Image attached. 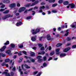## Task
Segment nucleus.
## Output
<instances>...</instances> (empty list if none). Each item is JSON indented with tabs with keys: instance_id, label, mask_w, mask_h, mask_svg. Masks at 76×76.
<instances>
[{
	"instance_id": "obj_1",
	"label": "nucleus",
	"mask_w": 76,
	"mask_h": 76,
	"mask_svg": "<svg viewBox=\"0 0 76 76\" xmlns=\"http://www.w3.org/2000/svg\"><path fill=\"white\" fill-rule=\"evenodd\" d=\"M35 31V29H33L31 30V32H32V34H37L38 32H39V31H40V30L39 29H37L35 30V31Z\"/></svg>"
},
{
	"instance_id": "obj_2",
	"label": "nucleus",
	"mask_w": 76,
	"mask_h": 76,
	"mask_svg": "<svg viewBox=\"0 0 76 76\" xmlns=\"http://www.w3.org/2000/svg\"><path fill=\"white\" fill-rule=\"evenodd\" d=\"M25 10H26V8L24 7H23L19 9L18 12H22L24 11Z\"/></svg>"
},
{
	"instance_id": "obj_3",
	"label": "nucleus",
	"mask_w": 76,
	"mask_h": 76,
	"mask_svg": "<svg viewBox=\"0 0 76 76\" xmlns=\"http://www.w3.org/2000/svg\"><path fill=\"white\" fill-rule=\"evenodd\" d=\"M45 8V7L44 6L40 7L39 8L40 10H39V13H42V9H44Z\"/></svg>"
},
{
	"instance_id": "obj_4",
	"label": "nucleus",
	"mask_w": 76,
	"mask_h": 76,
	"mask_svg": "<svg viewBox=\"0 0 76 76\" xmlns=\"http://www.w3.org/2000/svg\"><path fill=\"white\" fill-rule=\"evenodd\" d=\"M11 16H11L10 15H5L4 17L2 18L3 19H6L7 18H10V17H11Z\"/></svg>"
},
{
	"instance_id": "obj_5",
	"label": "nucleus",
	"mask_w": 76,
	"mask_h": 76,
	"mask_svg": "<svg viewBox=\"0 0 76 76\" xmlns=\"http://www.w3.org/2000/svg\"><path fill=\"white\" fill-rule=\"evenodd\" d=\"M47 39L48 40H50V41H52L53 40V39L51 38V37H50V35L48 34L47 36Z\"/></svg>"
},
{
	"instance_id": "obj_6",
	"label": "nucleus",
	"mask_w": 76,
	"mask_h": 76,
	"mask_svg": "<svg viewBox=\"0 0 76 76\" xmlns=\"http://www.w3.org/2000/svg\"><path fill=\"white\" fill-rule=\"evenodd\" d=\"M6 75V76H10V73H8L7 72H4L2 73V75Z\"/></svg>"
},
{
	"instance_id": "obj_7",
	"label": "nucleus",
	"mask_w": 76,
	"mask_h": 76,
	"mask_svg": "<svg viewBox=\"0 0 76 76\" xmlns=\"http://www.w3.org/2000/svg\"><path fill=\"white\" fill-rule=\"evenodd\" d=\"M38 2H39V1H36L34 3H33L31 5V6H34V5H36V4H38Z\"/></svg>"
},
{
	"instance_id": "obj_8",
	"label": "nucleus",
	"mask_w": 76,
	"mask_h": 76,
	"mask_svg": "<svg viewBox=\"0 0 76 76\" xmlns=\"http://www.w3.org/2000/svg\"><path fill=\"white\" fill-rule=\"evenodd\" d=\"M16 6V4L15 3H13L11 4L10 5L9 7H11L12 8V7H15Z\"/></svg>"
},
{
	"instance_id": "obj_9",
	"label": "nucleus",
	"mask_w": 76,
	"mask_h": 76,
	"mask_svg": "<svg viewBox=\"0 0 76 76\" xmlns=\"http://www.w3.org/2000/svg\"><path fill=\"white\" fill-rule=\"evenodd\" d=\"M6 48V46H4L1 49H0V51H4Z\"/></svg>"
},
{
	"instance_id": "obj_10",
	"label": "nucleus",
	"mask_w": 76,
	"mask_h": 76,
	"mask_svg": "<svg viewBox=\"0 0 76 76\" xmlns=\"http://www.w3.org/2000/svg\"><path fill=\"white\" fill-rule=\"evenodd\" d=\"M70 50V48H66L64 49V52H67L69 50Z\"/></svg>"
},
{
	"instance_id": "obj_11",
	"label": "nucleus",
	"mask_w": 76,
	"mask_h": 76,
	"mask_svg": "<svg viewBox=\"0 0 76 76\" xmlns=\"http://www.w3.org/2000/svg\"><path fill=\"white\" fill-rule=\"evenodd\" d=\"M36 36L33 37L31 39L32 41H35L36 40Z\"/></svg>"
},
{
	"instance_id": "obj_12",
	"label": "nucleus",
	"mask_w": 76,
	"mask_h": 76,
	"mask_svg": "<svg viewBox=\"0 0 76 76\" xmlns=\"http://www.w3.org/2000/svg\"><path fill=\"white\" fill-rule=\"evenodd\" d=\"M60 48H58V49H56V54L57 55H58V54H59V53H58V51H60Z\"/></svg>"
},
{
	"instance_id": "obj_13",
	"label": "nucleus",
	"mask_w": 76,
	"mask_h": 76,
	"mask_svg": "<svg viewBox=\"0 0 76 76\" xmlns=\"http://www.w3.org/2000/svg\"><path fill=\"white\" fill-rule=\"evenodd\" d=\"M5 56H6V55L5 54H3L2 53H0V58L1 57H5Z\"/></svg>"
},
{
	"instance_id": "obj_14",
	"label": "nucleus",
	"mask_w": 76,
	"mask_h": 76,
	"mask_svg": "<svg viewBox=\"0 0 76 76\" xmlns=\"http://www.w3.org/2000/svg\"><path fill=\"white\" fill-rule=\"evenodd\" d=\"M3 2L4 3L8 4L10 3V2L9 0H6L4 1Z\"/></svg>"
},
{
	"instance_id": "obj_15",
	"label": "nucleus",
	"mask_w": 76,
	"mask_h": 76,
	"mask_svg": "<svg viewBox=\"0 0 76 76\" xmlns=\"http://www.w3.org/2000/svg\"><path fill=\"white\" fill-rule=\"evenodd\" d=\"M69 6H70L71 8H74L75 7V5L73 3L69 4Z\"/></svg>"
},
{
	"instance_id": "obj_16",
	"label": "nucleus",
	"mask_w": 76,
	"mask_h": 76,
	"mask_svg": "<svg viewBox=\"0 0 76 76\" xmlns=\"http://www.w3.org/2000/svg\"><path fill=\"white\" fill-rule=\"evenodd\" d=\"M69 30H66V34H65L64 35V36L65 37H66V36H67L68 35V34H69Z\"/></svg>"
},
{
	"instance_id": "obj_17",
	"label": "nucleus",
	"mask_w": 76,
	"mask_h": 76,
	"mask_svg": "<svg viewBox=\"0 0 76 76\" xmlns=\"http://www.w3.org/2000/svg\"><path fill=\"white\" fill-rule=\"evenodd\" d=\"M22 23L21 22H20L19 23H16V25L17 26H19V25H22Z\"/></svg>"
},
{
	"instance_id": "obj_18",
	"label": "nucleus",
	"mask_w": 76,
	"mask_h": 76,
	"mask_svg": "<svg viewBox=\"0 0 76 76\" xmlns=\"http://www.w3.org/2000/svg\"><path fill=\"white\" fill-rule=\"evenodd\" d=\"M31 56H32V57H34L35 56V53L34 52H31L30 53Z\"/></svg>"
},
{
	"instance_id": "obj_19",
	"label": "nucleus",
	"mask_w": 76,
	"mask_h": 76,
	"mask_svg": "<svg viewBox=\"0 0 76 76\" xmlns=\"http://www.w3.org/2000/svg\"><path fill=\"white\" fill-rule=\"evenodd\" d=\"M69 3L68 1H65L64 2L63 4L64 5H67Z\"/></svg>"
},
{
	"instance_id": "obj_20",
	"label": "nucleus",
	"mask_w": 76,
	"mask_h": 76,
	"mask_svg": "<svg viewBox=\"0 0 76 76\" xmlns=\"http://www.w3.org/2000/svg\"><path fill=\"white\" fill-rule=\"evenodd\" d=\"M64 2V0H60L58 1V3L59 4H61V3H63Z\"/></svg>"
},
{
	"instance_id": "obj_21",
	"label": "nucleus",
	"mask_w": 76,
	"mask_h": 76,
	"mask_svg": "<svg viewBox=\"0 0 76 76\" xmlns=\"http://www.w3.org/2000/svg\"><path fill=\"white\" fill-rule=\"evenodd\" d=\"M66 56V54L63 53L60 54V56L61 57H63L64 56Z\"/></svg>"
},
{
	"instance_id": "obj_22",
	"label": "nucleus",
	"mask_w": 76,
	"mask_h": 76,
	"mask_svg": "<svg viewBox=\"0 0 76 76\" xmlns=\"http://www.w3.org/2000/svg\"><path fill=\"white\" fill-rule=\"evenodd\" d=\"M5 62H6V63H8V62H9L10 61V59L8 58H7L5 60Z\"/></svg>"
},
{
	"instance_id": "obj_23",
	"label": "nucleus",
	"mask_w": 76,
	"mask_h": 76,
	"mask_svg": "<svg viewBox=\"0 0 76 76\" xmlns=\"http://www.w3.org/2000/svg\"><path fill=\"white\" fill-rule=\"evenodd\" d=\"M9 10H7L5 11L3 13H4V14H7V13H9Z\"/></svg>"
},
{
	"instance_id": "obj_24",
	"label": "nucleus",
	"mask_w": 76,
	"mask_h": 76,
	"mask_svg": "<svg viewBox=\"0 0 76 76\" xmlns=\"http://www.w3.org/2000/svg\"><path fill=\"white\" fill-rule=\"evenodd\" d=\"M49 49V50H51V46H49V48H47L46 50H45L46 52H47V49Z\"/></svg>"
},
{
	"instance_id": "obj_25",
	"label": "nucleus",
	"mask_w": 76,
	"mask_h": 76,
	"mask_svg": "<svg viewBox=\"0 0 76 76\" xmlns=\"http://www.w3.org/2000/svg\"><path fill=\"white\" fill-rule=\"evenodd\" d=\"M42 61H43V60L42 59H39L38 60V61L39 62V63H41Z\"/></svg>"
},
{
	"instance_id": "obj_26",
	"label": "nucleus",
	"mask_w": 76,
	"mask_h": 76,
	"mask_svg": "<svg viewBox=\"0 0 76 76\" xmlns=\"http://www.w3.org/2000/svg\"><path fill=\"white\" fill-rule=\"evenodd\" d=\"M25 67L26 69H30L31 68L30 66H28V65L26 64L25 65Z\"/></svg>"
},
{
	"instance_id": "obj_27",
	"label": "nucleus",
	"mask_w": 76,
	"mask_h": 76,
	"mask_svg": "<svg viewBox=\"0 0 76 76\" xmlns=\"http://www.w3.org/2000/svg\"><path fill=\"white\" fill-rule=\"evenodd\" d=\"M61 45H62V44L61 43H58L56 45V47H60L61 46Z\"/></svg>"
},
{
	"instance_id": "obj_28",
	"label": "nucleus",
	"mask_w": 76,
	"mask_h": 76,
	"mask_svg": "<svg viewBox=\"0 0 76 76\" xmlns=\"http://www.w3.org/2000/svg\"><path fill=\"white\" fill-rule=\"evenodd\" d=\"M71 26L72 28H76V25H75L73 24H72L71 25Z\"/></svg>"
},
{
	"instance_id": "obj_29",
	"label": "nucleus",
	"mask_w": 76,
	"mask_h": 76,
	"mask_svg": "<svg viewBox=\"0 0 76 76\" xmlns=\"http://www.w3.org/2000/svg\"><path fill=\"white\" fill-rule=\"evenodd\" d=\"M6 53L7 54H10V53H11V51L8 50L6 51Z\"/></svg>"
},
{
	"instance_id": "obj_30",
	"label": "nucleus",
	"mask_w": 76,
	"mask_h": 76,
	"mask_svg": "<svg viewBox=\"0 0 76 76\" xmlns=\"http://www.w3.org/2000/svg\"><path fill=\"white\" fill-rule=\"evenodd\" d=\"M54 51H53L50 53V56H53L54 55Z\"/></svg>"
},
{
	"instance_id": "obj_31",
	"label": "nucleus",
	"mask_w": 76,
	"mask_h": 76,
	"mask_svg": "<svg viewBox=\"0 0 76 76\" xmlns=\"http://www.w3.org/2000/svg\"><path fill=\"white\" fill-rule=\"evenodd\" d=\"M56 0H49V3H52V2H54Z\"/></svg>"
},
{
	"instance_id": "obj_32",
	"label": "nucleus",
	"mask_w": 76,
	"mask_h": 76,
	"mask_svg": "<svg viewBox=\"0 0 76 76\" xmlns=\"http://www.w3.org/2000/svg\"><path fill=\"white\" fill-rule=\"evenodd\" d=\"M10 46L12 48H13L15 47V45L14 44H11Z\"/></svg>"
},
{
	"instance_id": "obj_33",
	"label": "nucleus",
	"mask_w": 76,
	"mask_h": 76,
	"mask_svg": "<svg viewBox=\"0 0 76 76\" xmlns=\"http://www.w3.org/2000/svg\"><path fill=\"white\" fill-rule=\"evenodd\" d=\"M4 45H9V41H7V42L4 44Z\"/></svg>"
},
{
	"instance_id": "obj_34",
	"label": "nucleus",
	"mask_w": 76,
	"mask_h": 76,
	"mask_svg": "<svg viewBox=\"0 0 76 76\" xmlns=\"http://www.w3.org/2000/svg\"><path fill=\"white\" fill-rule=\"evenodd\" d=\"M31 6V4H28L25 5L26 7H29Z\"/></svg>"
},
{
	"instance_id": "obj_35",
	"label": "nucleus",
	"mask_w": 76,
	"mask_h": 76,
	"mask_svg": "<svg viewBox=\"0 0 76 76\" xmlns=\"http://www.w3.org/2000/svg\"><path fill=\"white\" fill-rule=\"evenodd\" d=\"M43 61H46L47 60V57L46 56H44L43 58Z\"/></svg>"
},
{
	"instance_id": "obj_36",
	"label": "nucleus",
	"mask_w": 76,
	"mask_h": 76,
	"mask_svg": "<svg viewBox=\"0 0 76 76\" xmlns=\"http://www.w3.org/2000/svg\"><path fill=\"white\" fill-rule=\"evenodd\" d=\"M36 0H26L27 1H32V2H34V1H35Z\"/></svg>"
},
{
	"instance_id": "obj_37",
	"label": "nucleus",
	"mask_w": 76,
	"mask_h": 76,
	"mask_svg": "<svg viewBox=\"0 0 76 76\" xmlns=\"http://www.w3.org/2000/svg\"><path fill=\"white\" fill-rule=\"evenodd\" d=\"M38 9V7H35L33 9L34 10H36V9Z\"/></svg>"
},
{
	"instance_id": "obj_38",
	"label": "nucleus",
	"mask_w": 76,
	"mask_h": 76,
	"mask_svg": "<svg viewBox=\"0 0 76 76\" xmlns=\"http://www.w3.org/2000/svg\"><path fill=\"white\" fill-rule=\"evenodd\" d=\"M57 4H53L52 5V6L53 7H54L56 6H57Z\"/></svg>"
},
{
	"instance_id": "obj_39",
	"label": "nucleus",
	"mask_w": 76,
	"mask_h": 76,
	"mask_svg": "<svg viewBox=\"0 0 76 76\" xmlns=\"http://www.w3.org/2000/svg\"><path fill=\"white\" fill-rule=\"evenodd\" d=\"M30 60H31V61H32V62H35V59H30Z\"/></svg>"
},
{
	"instance_id": "obj_40",
	"label": "nucleus",
	"mask_w": 76,
	"mask_h": 76,
	"mask_svg": "<svg viewBox=\"0 0 76 76\" xmlns=\"http://www.w3.org/2000/svg\"><path fill=\"white\" fill-rule=\"evenodd\" d=\"M6 64V63L4 62L1 64V66H4Z\"/></svg>"
},
{
	"instance_id": "obj_41",
	"label": "nucleus",
	"mask_w": 76,
	"mask_h": 76,
	"mask_svg": "<svg viewBox=\"0 0 76 76\" xmlns=\"http://www.w3.org/2000/svg\"><path fill=\"white\" fill-rule=\"evenodd\" d=\"M72 48H76V45H74L72 46Z\"/></svg>"
},
{
	"instance_id": "obj_42",
	"label": "nucleus",
	"mask_w": 76,
	"mask_h": 76,
	"mask_svg": "<svg viewBox=\"0 0 76 76\" xmlns=\"http://www.w3.org/2000/svg\"><path fill=\"white\" fill-rule=\"evenodd\" d=\"M31 18H32V17L31 16H30L27 17L26 19H31Z\"/></svg>"
},
{
	"instance_id": "obj_43",
	"label": "nucleus",
	"mask_w": 76,
	"mask_h": 76,
	"mask_svg": "<svg viewBox=\"0 0 76 76\" xmlns=\"http://www.w3.org/2000/svg\"><path fill=\"white\" fill-rule=\"evenodd\" d=\"M19 47L20 48H23V45H21L20 46H19Z\"/></svg>"
},
{
	"instance_id": "obj_44",
	"label": "nucleus",
	"mask_w": 76,
	"mask_h": 76,
	"mask_svg": "<svg viewBox=\"0 0 76 76\" xmlns=\"http://www.w3.org/2000/svg\"><path fill=\"white\" fill-rule=\"evenodd\" d=\"M42 58V56H37V58L38 59L39 58V59L40 58Z\"/></svg>"
},
{
	"instance_id": "obj_45",
	"label": "nucleus",
	"mask_w": 76,
	"mask_h": 76,
	"mask_svg": "<svg viewBox=\"0 0 76 76\" xmlns=\"http://www.w3.org/2000/svg\"><path fill=\"white\" fill-rule=\"evenodd\" d=\"M43 65L44 67H45V66H47V64H46V63L45 62L44 63H43Z\"/></svg>"
},
{
	"instance_id": "obj_46",
	"label": "nucleus",
	"mask_w": 76,
	"mask_h": 76,
	"mask_svg": "<svg viewBox=\"0 0 76 76\" xmlns=\"http://www.w3.org/2000/svg\"><path fill=\"white\" fill-rule=\"evenodd\" d=\"M39 47V48H41L42 46V45H41V44H38Z\"/></svg>"
},
{
	"instance_id": "obj_47",
	"label": "nucleus",
	"mask_w": 76,
	"mask_h": 76,
	"mask_svg": "<svg viewBox=\"0 0 76 76\" xmlns=\"http://www.w3.org/2000/svg\"><path fill=\"white\" fill-rule=\"evenodd\" d=\"M17 7H20V4L19 3H18L17 4Z\"/></svg>"
},
{
	"instance_id": "obj_48",
	"label": "nucleus",
	"mask_w": 76,
	"mask_h": 76,
	"mask_svg": "<svg viewBox=\"0 0 76 76\" xmlns=\"http://www.w3.org/2000/svg\"><path fill=\"white\" fill-rule=\"evenodd\" d=\"M28 10H26L25 12H24V13H25V14H26V13H27V12H28Z\"/></svg>"
},
{
	"instance_id": "obj_49",
	"label": "nucleus",
	"mask_w": 76,
	"mask_h": 76,
	"mask_svg": "<svg viewBox=\"0 0 76 76\" xmlns=\"http://www.w3.org/2000/svg\"><path fill=\"white\" fill-rule=\"evenodd\" d=\"M52 12L53 13H57V11L55 10H53L52 11Z\"/></svg>"
},
{
	"instance_id": "obj_50",
	"label": "nucleus",
	"mask_w": 76,
	"mask_h": 76,
	"mask_svg": "<svg viewBox=\"0 0 76 76\" xmlns=\"http://www.w3.org/2000/svg\"><path fill=\"white\" fill-rule=\"evenodd\" d=\"M22 53H23V54H25V55L26 54V51H22Z\"/></svg>"
},
{
	"instance_id": "obj_51",
	"label": "nucleus",
	"mask_w": 76,
	"mask_h": 76,
	"mask_svg": "<svg viewBox=\"0 0 76 76\" xmlns=\"http://www.w3.org/2000/svg\"><path fill=\"white\" fill-rule=\"evenodd\" d=\"M44 49H45V48H44V47H42L41 48L40 50H44Z\"/></svg>"
},
{
	"instance_id": "obj_52",
	"label": "nucleus",
	"mask_w": 76,
	"mask_h": 76,
	"mask_svg": "<svg viewBox=\"0 0 76 76\" xmlns=\"http://www.w3.org/2000/svg\"><path fill=\"white\" fill-rule=\"evenodd\" d=\"M15 70L16 68H15V66H14V68L12 69V70H13V71H15Z\"/></svg>"
},
{
	"instance_id": "obj_53",
	"label": "nucleus",
	"mask_w": 76,
	"mask_h": 76,
	"mask_svg": "<svg viewBox=\"0 0 76 76\" xmlns=\"http://www.w3.org/2000/svg\"><path fill=\"white\" fill-rule=\"evenodd\" d=\"M41 75V72H39L37 76H39Z\"/></svg>"
},
{
	"instance_id": "obj_54",
	"label": "nucleus",
	"mask_w": 76,
	"mask_h": 76,
	"mask_svg": "<svg viewBox=\"0 0 76 76\" xmlns=\"http://www.w3.org/2000/svg\"><path fill=\"white\" fill-rule=\"evenodd\" d=\"M14 75V73L13 72H11V76H13Z\"/></svg>"
},
{
	"instance_id": "obj_55",
	"label": "nucleus",
	"mask_w": 76,
	"mask_h": 76,
	"mask_svg": "<svg viewBox=\"0 0 76 76\" xmlns=\"http://www.w3.org/2000/svg\"><path fill=\"white\" fill-rule=\"evenodd\" d=\"M32 49H33V50H36V49H37V47H34L32 48Z\"/></svg>"
},
{
	"instance_id": "obj_56",
	"label": "nucleus",
	"mask_w": 76,
	"mask_h": 76,
	"mask_svg": "<svg viewBox=\"0 0 76 76\" xmlns=\"http://www.w3.org/2000/svg\"><path fill=\"white\" fill-rule=\"evenodd\" d=\"M67 40L68 41H70V40H71V39H70L69 37H68L67 39Z\"/></svg>"
},
{
	"instance_id": "obj_57",
	"label": "nucleus",
	"mask_w": 76,
	"mask_h": 76,
	"mask_svg": "<svg viewBox=\"0 0 76 76\" xmlns=\"http://www.w3.org/2000/svg\"><path fill=\"white\" fill-rule=\"evenodd\" d=\"M38 71H36L35 72H34V75H36V74H37V73H38Z\"/></svg>"
},
{
	"instance_id": "obj_58",
	"label": "nucleus",
	"mask_w": 76,
	"mask_h": 76,
	"mask_svg": "<svg viewBox=\"0 0 76 76\" xmlns=\"http://www.w3.org/2000/svg\"><path fill=\"white\" fill-rule=\"evenodd\" d=\"M41 54H45V52L42 51L41 52Z\"/></svg>"
},
{
	"instance_id": "obj_59",
	"label": "nucleus",
	"mask_w": 76,
	"mask_h": 76,
	"mask_svg": "<svg viewBox=\"0 0 76 76\" xmlns=\"http://www.w3.org/2000/svg\"><path fill=\"white\" fill-rule=\"evenodd\" d=\"M52 59H53V58L51 57H50L48 59V61H50L51 60H52Z\"/></svg>"
},
{
	"instance_id": "obj_60",
	"label": "nucleus",
	"mask_w": 76,
	"mask_h": 76,
	"mask_svg": "<svg viewBox=\"0 0 76 76\" xmlns=\"http://www.w3.org/2000/svg\"><path fill=\"white\" fill-rule=\"evenodd\" d=\"M22 67L23 70L24 71H26V69H23V65H22Z\"/></svg>"
},
{
	"instance_id": "obj_61",
	"label": "nucleus",
	"mask_w": 76,
	"mask_h": 76,
	"mask_svg": "<svg viewBox=\"0 0 76 76\" xmlns=\"http://www.w3.org/2000/svg\"><path fill=\"white\" fill-rule=\"evenodd\" d=\"M42 37H40L39 38V41H41V39H42Z\"/></svg>"
},
{
	"instance_id": "obj_62",
	"label": "nucleus",
	"mask_w": 76,
	"mask_h": 76,
	"mask_svg": "<svg viewBox=\"0 0 76 76\" xmlns=\"http://www.w3.org/2000/svg\"><path fill=\"white\" fill-rule=\"evenodd\" d=\"M5 7V5H2V6L1 7V8H4V7Z\"/></svg>"
},
{
	"instance_id": "obj_63",
	"label": "nucleus",
	"mask_w": 76,
	"mask_h": 76,
	"mask_svg": "<svg viewBox=\"0 0 76 76\" xmlns=\"http://www.w3.org/2000/svg\"><path fill=\"white\" fill-rule=\"evenodd\" d=\"M16 16H19V13H17L15 14Z\"/></svg>"
},
{
	"instance_id": "obj_64",
	"label": "nucleus",
	"mask_w": 76,
	"mask_h": 76,
	"mask_svg": "<svg viewBox=\"0 0 76 76\" xmlns=\"http://www.w3.org/2000/svg\"><path fill=\"white\" fill-rule=\"evenodd\" d=\"M16 57H17V56L15 55L14 56L13 58H16Z\"/></svg>"
}]
</instances>
